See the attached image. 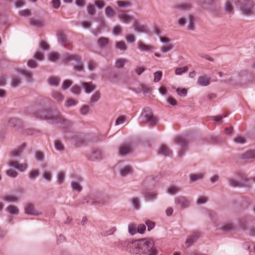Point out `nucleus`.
Instances as JSON below:
<instances>
[{"label": "nucleus", "instance_id": "1", "mask_svg": "<svg viewBox=\"0 0 255 255\" xmlns=\"http://www.w3.org/2000/svg\"><path fill=\"white\" fill-rule=\"evenodd\" d=\"M116 245L133 255H157L158 252L154 249V242L151 239L135 240H121L116 243Z\"/></svg>", "mask_w": 255, "mask_h": 255}, {"label": "nucleus", "instance_id": "2", "mask_svg": "<svg viewBox=\"0 0 255 255\" xmlns=\"http://www.w3.org/2000/svg\"><path fill=\"white\" fill-rule=\"evenodd\" d=\"M34 117L36 119L45 120L49 124L59 125L62 128H67L72 125L71 121L65 119L55 109L35 112Z\"/></svg>", "mask_w": 255, "mask_h": 255}, {"label": "nucleus", "instance_id": "3", "mask_svg": "<svg viewBox=\"0 0 255 255\" xmlns=\"http://www.w3.org/2000/svg\"><path fill=\"white\" fill-rule=\"evenodd\" d=\"M108 199L107 196L105 194L95 192L86 196L79 204L102 206L107 204Z\"/></svg>", "mask_w": 255, "mask_h": 255}, {"label": "nucleus", "instance_id": "4", "mask_svg": "<svg viewBox=\"0 0 255 255\" xmlns=\"http://www.w3.org/2000/svg\"><path fill=\"white\" fill-rule=\"evenodd\" d=\"M237 4L242 14L248 16L255 15V2L254 0H238Z\"/></svg>", "mask_w": 255, "mask_h": 255}, {"label": "nucleus", "instance_id": "5", "mask_svg": "<svg viewBox=\"0 0 255 255\" xmlns=\"http://www.w3.org/2000/svg\"><path fill=\"white\" fill-rule=\"evenodd\" d=\"M75 60L77 64L74 66V69L77 71H82L84 69V66L82 61L81 57L78 55L76 54H69L66 53L63 56L62 63L64 64H67L71 60Z\"/></svg>", "mask_w": 255, "mask_h": 255}, {"label": "nucleus", "instance_id": "6", "mask_svg": "<svg viewBox=\"0 0 255 255\" xmlns=\"http://www.w3.org/2000/svg\"><path fill=\"white\" fill-rule=\"evenodd\" d=\"M174 143L179 146L178 151V157L182 158L187 151V145L189 143V137L187 135H179L175 137Z\"/></svg>", "mask_w": 255, "mask_h": 255}, {"label": "nucleus", "instance_id": "7", "mask_svg": "<svg viewBox=\"0 0 255 255\" xmlns=\"http://www.w3.org/2000/svg\"><path fill=\"white\" fill-rule=\"evenodd\" d=\"M140 119L142 120V122H146L150 126H154L157 122V118L153 116L151 110L148 108L143 110Z\"/></svg>", "mask_w": 255, "mask_h": 255}, {"label": "nucleus", "instance_id": "8", "mask_svg": "<svg viewBox=\"0 0 255 255\" xmlns=\"http://www.w3.org/2000/svg\"><path fill=\"white\" fill-rule=\"evenodd\" d=\"M86 156L90 161H99L103 159L104 153L101 150L94 149L92 150L90 153H87Z\"/></svg>", "mask_w": 255, "mask_h": 255}, {"label": "nucleus", "instance_id": "9", "mask_svg": "<svg viewBox=\"0 0 255 255\" xmlns=\"http://www.w3.org/2000/svg\"><path fill=\"white\" fill-rule=\"evenodd\" d=\"M132 145L131 143H124L118 148L119 154L122 157H127L132 152Z\"/></svg>", "mask_w": 255, "mask_h": 255}, {"label": "nucleus", "instance_id": "10", "mask_svg": "<svg viewBox=\"0 0 255 255\" xmlns=\"http://www.w3.org/2000/svg\"><path fill=\"white\" fill-rule=\"evenodd\" d=\"M200 236L199 232H193L189 235L185 242V244L187 247L192 246L198 240Z\"/></svg>", "mask_w": 255, "mask_h": 255}, {"label": "nucleus", "instance_id": "11", "mask_svg": "<svg viewBox=\"0 0 255 255\" xmlns=\"http://www.w3.org/2000/svg\"><path fill=\"white\" fill-rule=\"evenodd\" d=\"M237 178L240 182H246V186L245 187L250 188L251 187V179L248 178L247 175L245 173L242 172H239L237 174Z\"/></svg>", "mask_w": 255, "mask_h": 255}, {"label": "nucleus", "instance_id": "12", "mask_svg": "<svg viewBox=\"0 0 255 255\" xmlns=\"http://www.w3.org/2000/svg\"><path fill=\"white\" fill-rule=\"evenodd\" d=\"M25 211L26 214L31 216H38L42 214L41 213L36 211L34 209L33 205L31 204H28L26 205Z\"/></svg>", "mask_w": 255, "mask_h": 255}, {"label": "nucleus", "instance_id": "13", "mask_svg": "<svg viewBox=\"0 0 255 255\" xmlns=\"http://www.w3.org/2000/svg\"><path fill=\"white\" fill-rule=\"evenodd\" d=\"M175 203L183 208H187L189 204L188 200L184 196H179L176 198L175 199Z\"/></svg>", "mask_w": 255, "mask_h": 255}, {"label": "nucleus", "instance_id": "14", "mask_svg": "<svg viewBox=\"0 0 255 255\" xmlns=\"http://www.w3.org/2000/svg\"><path fill=\"white\" fill-rule=\"evenodd\" d=\"M240 158L242 160L255 159V150H249L242 154Z\"/></svg>", "mask_w": 255, "mask_h": 255}, {"label": "nucleus", "instance_id": "15", "mask_svg": "<svg viewBox=\"0 0 255 255\" xmlns=\"http://www.w3.org/2000/svg\"><path fill=\"white\" fill-rule=\"evenodd\" d=\"M211 78L206 76L199 77L197 81V85L201 86H207L210 84Z\"/></svg>", "mask_w": 255, "mask_h": 255}, {"label": "nucleus", "instance_id": "16", "mask_svg": "<svg viewBox=\"0 0 255 255\" xmlns=\"http://www.w3.org/2000/svg\"><path fill=\"white\" fill-rule=\"evenodd\" d=\"M57 36L58 41L62 45H65L68 43V40L67 35L61 31H59L57 32Z\"/></svg>", "mask_w": 255, "mask_h": 255}, {"label": "nucleus", "instance_id": "17", "mask_svg": "<svg viewBox=\"0 0 255 255\" xmlns=\"http://www.w3.org/2000/svg\"><path fill=\"white\" fill-rule=\"evenodd\" d=\"M137 93H142L143 94H151L152 93V88L148 85L141 84L136 89Z\"/></svg>", "mask_w": 255, "mask_h": 255}, {"label": "nucleus", "instance_id": "18", "mask_svg": "<svg viewBox=\"0 0 255 255\" xmlns=\"http://www.w3.org/2000/svg\"><path fill=\"white\" fill-rule=\"evenodd\" d=\"M158 153L165 156H171L172 151L169 147L165 145H162L158 150Z\"/></svg>", "mask_w": 255, "mask_h": 255}, {"label": "nucleus", "instance_id": "19", "mask_svg": "<svg viewBox=\"0 0 255 255\" xmlns=\"http://www.w3.org/2000/svg\"><path fill=\"white\" fill-rule=\"evenodd\" d=\"M3 199L4 201L11 204L16 203L18 201V197L12 194L5 195L3 197Z\"/></svg>", "mask_w": 255, "mask_h": 255}, {"label": "nucleus", "instance_id": "20", "mask_svg": "<svg viewBox=\"0 0 255 255\" xmlns=\"http://www.w3.org/2000/svg\"><path fill=\"white\" fill-rule=\"evenodd\" d=\"M145 199L147 201H154L157 199V193L154 192H147L144 194Z\"/></svg>", "mask_w": 255, "mask_h": 255}, {"label": "nucleus", "instance_id": "21", "mask_svg": "<svg viewBox=\"0 0 255 255\" xmlns=\"http://www.w3.org/2000/svg\"><path fill=\"white\" fill-rule=\"evenodd\" d=\"M81 87L84 89V90L86 93L89 94L94 91L96 89V86L93 84L83 82L82 83Z\"/></svg>", "mask_w": 255, "mask_h": 255}, {"label": "nucleus", "instance_id": "22", "mask_svg": "<svg viewBox=\"0 0 255 255\" xmlns=\"http://www.w3.org/2000/svg\"><path fill=\"white\" fill-rule=\"evenodd\" d=\"M228 184L232 187H244L246 186V182H240V181L232 178H229L228 179Z\"/></svg>", "mask_w": 255, "mask_h": 255}, {"label": "nucleus", "instance_id": "23", "mask_svg": "<svg viewBox=\"0 0 255 255\" xmlns=\"http://www.w3.org/2000/svg\"><path fill=\"white\" fill-rule=\"evenodd\" d=\"M133 27L135 30L139 32L147 33V26L146 25H141L138 22H135L133 23Z\"/></svg>", "mask_w": 255, "mask_h": 255}, {"label": "nucleus", "instance_id": "24", "mask_svg": "<svg viewBox=\"0 0 255 255\" xmlns=\"http://www.w3.org/2000/svg\"><path fill=\"white\" fill-rule=\"evenodd\" d=\"M132 208L134 210H139L141 207V203L139 199L137 197H133L130 200Z\"/></svg>", "mask_w": 255, "mask_h": 255}, {"label": "nucleus", "instance_id": "25", "mask_svg": "<svg viewBox=\"0 0 255 255\" xmlns=\"http://www.w3.org/2000/svg\"><path fill=\"white\" fill-rule=\"evenodd\" d=\"M132 170L130 166H127L121 170L120 175L122 177H126L132 173Z\"/></svg>", "mask_w": 255, "mask_h": 255}, {"label": "nucleus", "instance_id": "26", "mask_svg": "<svg viewBox=\"0 0 255 255\" xmlns=\"http://www.w3.org/2000/svg\"><path fill=\"white\" fill-rule=\"evenodd\" d=\"M245 250H249L250 252H253L255 254V244L252 242H246L243 245Z\"/></svg>", "mask_w": 255, "mask_h": 255}, {"label": "nucleus", "instance_id": "27", "mask_svg": "<svg viewBox=\"0 0 255 255\" xmlns=\"http://www.w3.org/2000/svg\"><path fill=\"white\" fill-rule=\"evenodd\" d=\"M192 5L191 4L189 3H182L180 4H176L175 6V8L179 9L182 10H187L191 8Z\"/></svg>", "mask_w": 255, "mask_h": 255}, {"label": "nucleus", "instance_id": "28", "mask_svg": "<svg viewBox=\"0 0 255 255\" xmlns=\"http://www.w3.org/2000/svg\"><path fill=\"white\" fill-rule=\"evenodd\" d=\"M204 177L202 173L191 174L189 175V179L191 182H194L197 180H201Z\"/></svg>", "mask_w": 255, "mask_h": 255}, {"label": "nucleus", "instance_id": "29", "mask_svg": "<svg viewBox=\"0 0 255 255\" xmlns=\"http://www.w3.org/2000/svg\"><path fill=\"white\" fill-rule=\"evenodd\" d=\"M25 148V145L22 144L20 147L14 149L11 153V155L13 157H17L20 156L21 153L22 152L23 149Z\"/></svg>", "mask_w": 255, "mask_h": 255}, {"label": "nucleus", "instance_id": "30", "mask_svg": "<svg viewBox=\"0 0 255 255\" xmlns=\"http://www.w3.org/2000/svg\"><path fill=\"white\" fill-rule=\"evenodd\" d=\"M34 158L37 161L43 162L45 159V155L41 151H36L34 154Z\"/></svg>", "mask_w": 255, "mask_h": 255}, {"label": "nucleus", "instance_id": "31", "mask_svg": "<svg viewBox=\"0 0 255 255\" xmlns=\"http://www.w3.org/2000/svg\"><path fill=\"white\" fill-rule=\"evenodd\" d=\"M21 122L16 119H10L8 123V125L11 127H20L21 125Z\"/></svg>", "mask_w": 255, "mask_h": 255}, {"label": "nucleus", "instance_id": "32", "mask_svg": "<svg viewBox=\"0 0 255 255\" xmlns=\"http://www.w3.org/2000/svg\"><path fill=\"white\" fill-rule=\"evenodd\" d=\"M29 23L30 25L38 28H41L43 26V24L41 21L33 18H30Z\"/></svg>", "mask_w": 255, "mask_h": 255}, {"label": "nucleus", "instance_id": "33", "mask_svg": "<svg viewBox=\"0 0 255 255\" xmlns=\"http://www.w3.org/2000/svg\"><path fill=\"white\" fill-rule=\"evenodd\" d=\"M119 17L125 23H128L132 19V17L131 16L121 12L119 13Z\"/></svg>", "mask_w": 255, "mask_h": 255}, {"label": "nucleus", "instance_id": "34", "mask_svg": "<svg viewBox=\"0 0 255 255\" xmlns=\"http://www.w3.org/2000/svg\"><path fill=\"white\" fill-rule=\"evenodd\" d=\"M234 225L230 223H225L222 225V230L224 232H228L234 229Z\"/></svg>", "mask_w": 255, "mask_h": 255}, {"label": "nucleus", "instance_id": "35", "mask_svg": "<svg viewBox=\"0 0 255 255\" xmlns=\"http://www.w3.org/2000/svg\"><path fill=\"white\" fill-rule=\"evenodd\" d=\"M109 43V39L106 37H101L98 40V44L101 47H104Z\"/></svg>", "mask_w": 255, "mask_h": 255}, {"label": "nucleus", "instance_id": "36", "mask_svg": "<svg viewBox=\"0 0 255 255\" xmlns=\"http://www.w3.org/2000/svg\"><path fill=\"white\" fill-rule=\"evenodd\" d=\"M138 48L142 51H149L154 49L153 46L145 44L144 43L139 41L138 42Z\"/></svg>", "mask_w": 255, "mask_h": 255}, {"label": "nucleus", "instance_id": "37", "mask_svg": "<svg viewBox=\"0 0 255 255\" xmlns=\"http://www.w3.org/2000/svg\"><path fill=\"white\" fill-rule=\"evenodd\" d=\"M208 140L212 143H218L222 141V138L219 136L211 135L208 136Z\"/></svg>", "mask_w": 255, "mask_h": 255}, {"label": "nucleus", "instance_id": "38", "mask_svg": "<svg viewBox=\"0 0 255 255\" xmlns=\"http://www.w3.org/2000/svg\"><path fill=\"white\" fill-rule=\"evenodd\" d=\"M71 186L73 191L77 192L78 193H80L82 190V188L80 184L76 182H72L71 183Z\"/></svg>", "mask_w": 255, "mask_h": 255}, {"label": "nucleus", "instance_id": "39", "mask_svg": "<svg viewBox=\"0 0 255 255\" xmlns=\"http://www.w3.org/2000/svg\"><path fill=\"white\" fill-rule=\"evenodd\" d=\"M195 21V17L193 15L189 16V24L188 29L190 30H194L195 28L194 22Z\"/></svg>", "mask_w": 255, "mask_h": 255}, {"label": "nucleus", "instance_id": "40", "mask_svg": "<svg viewBox=\"0 0 255 255\" xmlns=\"http://www.w3.org/2000/svg\"><path fill=\"white\" fill-rule=\"evenodd\" d=\"M116 47L122 51H125L127 50V46L125 43L123 41L117 42L116 44Z\"/></svg>", "mask_w": 255, "mask_h": 255}, {"label": "nucleus", "instance_id": "41", "mask_svg": "<svg viewBox=\"0 0 255 255\" xmlns=\"http://www.w3.org/2000/svg\"><path fill=\"white\" fill-rule=\"evenodd\" d=\"M6 211L10 214L17 215L18 213L17 208L14 206L10 205L6 207Z\"/></svg>", "mask_w": 255, "mask_h": 255}, {"label": "nucleus", "instance_id": "42", "mask_svg": "<svg viewBox=\"0 0 255 255\" xmlns=\"http://www.w3.org/2000/svg\"><path fill=\"white\" fill-rule=\"evenodd\" d=\"M224 9L225 11L229 14L233 13L234 12V7L232 3L229 1L226 2Z\"/></svg>", "mask_w": 255, "mask_h": 255}, {"label": "nucleus", "instance_id": "43", "mask_svg": "<svg viewBox=\"0 0 255 255\" xmlns=\"http://www.w3.org/2000/svg\"><path fill=\"white\" fill-rule=\"evenodd\" d=\"M18 72L19 73H21V74L24 75L26 77V78H27V80L28 82L31 81V79H32V75L30 73V72H29L26 70H23V69L18 70Z\"/></svg>", "mask_w": 255, "mask_h": 255}, {"label": "nucleus", "instance_id": "44", "mask_svg": "<svg viewBox=\"0 0 255 255\" xmlns=\"http://www.w3.org/2000/svg\"><path fill=\"white\" fill-rule=\"evenodd\" d=\"M105 13L106 15L109 17H112L116 15V12L110 6H108L106 7Z\"/></svg>", "mask_w": 255, "mask_h": 255}, {"label": "nucleus", "instance_id": "45", "mask_svg": "<svg viewBox=\"0 0 255 255\" xmlns=\"http://www.w3.org/2000/svg\"><path fill=\"white\" fill-rule=\"evenodd\" d=\"M54 146L55 149L57 151H63L64 150V147L63 144L59 140H57L55 141Z\"/></svg>", "mask_w": 255, "mask_h": 255}, {"label": "nucleus", "instance_id": "46", "mask_svg": "<svg viewBox=\"0 0 255 255\" xmlns=\"http://www.w3.org/2000/svg\"><path fill=\"white\" fill-rule=\"evenodd\" d=\"M226 117V115L222 114L220 116H211L209 118V119L216 122H221L222 121V120Z\"/></svg>", "mask_w": 255, "mask_h": 255}, {"label": "nucleus", "instance_id": "47", "mask_svg": "<svg viewBox=\"0 0 255 255\" xmlns=\"http://www.w3.org/2000/svg\"><path fill=\"white\" fill-rule=\"evenodd\" d=\"M49 83L51 86H57L59 83V80L58 78L51 77L49 79Z\"/></svg>", "mask_w": 255, "mask_h": 255}, {"label": "nucleus", "instance_id": "48", "mask_svg": "<svg viewBox=\"0 0 255 255\" xmlns=\"http://www.w3.org/2000/svg\"><path fill=\"white\" fill-rule=\"evenodd\" d=\"M77 104V101H76L74 99L69 98L66 100L65 104V107H66L67 108H69L72 106L76 105Z\"/></svg>", "mask_w": 255, "mask_h": 255}, {"label": "nucleus", "instance_id": "49", "mask_svg": "<svg viewBox=\"0 0 255 255\" xmlns=\"http://www.w3.org/2000/svg\"><path fill=\"white\" fill-rule=\"evenodd\" d=\"M117 229L115 227H113L111 228L110 229H109L108 231H106V232H104V233H101V235L104 237H107L109 235H113L115 232L116 231Z\"/></svg>", "mask_w": 255, "mask_h": 255}, {"label": "nucleus", "instance_id": "50", "mask_svg": "<svg viewBox=\"0 0 255 255\" xmlns=\"http://www.w3.org/2000/svg\"><path fill=\"white\" fill-rule=\"evenodd\" d=\"M179 188L175 186H171L168 187L167 189L168 193L173 195L175 193H178L179 191Z\"/></svg>", "mask_w": 255, "mask_h": 255}, {"label": "nucleus", "instance_id": "51", "mask_svg": "<svg viewBox=\"0 0 255 255\" xmlns=\"http://www.w3.org/2000/svg\"><path fill=\"white\" fill-rule=\"evenodd\" d=\"M136 227L135 226H134L133 224H130L128 225V233L130 235H134L136 234Z\"/></svg>", "mask_w": 255, "mask_h": 255}, {"label": "nucleus", "instance_id": "52", "mask_svg": "<svg viewBox=\"0 0 255 255\" xmlns=\"http://www.w3.org/2000/svg\"><path fill=\"white\" fill-rule=\"evenodd\" d=\"M117 3L120 7H125L131 5V3L128 1L118 0Z\"/></svg>", "mask_w": 255, "mask_h": 255}, {"label": "nucleus", "instance_id": "53", "mask_svg": "<svg viewBox=\"0 0 255 255\" xmlns=\"http://www.w3.org/2000/svg\"><path fill=\"white\" fill-rule=\"evenodd\" d=\"M90 110V107L87 105H83L80 110V112L83 116L87 115Z\"/></svg>", "mask_w": 255, "mask_h": 255}, {"label": "nucleus", "instance_id": "54", "mask_svg": "<svg viewBox=\"0 0 255 255\" xmlns=\"http://www.w3.org/2000/svg\"><path fill=\"white\" fill-rule=\"evenodd\" d=\"M188 68L187 66H184L183 67L177 68L175 70V74L176 75H181L184 73H185L187 71Z\"/></svg>", "mask_w": 255, "mask_h": 255}, {"label": "nucleus", "instance_id": "55", "mask_svg": "<svg viewBox=\"0 0 255 255\" xmlns=\"http://www.w3.org/2000/svg\"><path fill=\"white\" fill-rule=\"evenodd\" d=\"M162 73L161 71H156L154 73V82H159L161 78H162Z\"/></svg>", "mask_w": 255, "mask_h": 255}, {"label": "nucleus", "instance_id": "56", "mask_svg": "<svg viewBox=\"0 0 255 255\" xmlns=\"http://www.w3.org/2000/svg\"><path fill=\"white\" fill-rule=\"evenodd\" d=\"M38 176V171L34 170L28 174V177L30 180H35Z\"/></svg>", "mask_w": 255, "mask_h": 255}, {"label": "nucleus", "instance_id": "57", "mask_svg": "<svg viewBox=\"0 0 255 255\" xmlns=\"http://www.w3.org/2000/svg\"><path fill=\"white\" fill-rule=\"evenodd\" d=\"M59 57V54L57 52H51L49 55V59L51 61H55Z\"/></svg>", "mask_w": 255, "mask_h": 255}, {"label": "nucleus", "instance_id": "58", "mask_svg": "<svg viewBox=\"0 0 255 255\" xmlns=\"http://www.w3.org/2000/svg\"><path fill=\"white\" fill-rule=\"evenodd\" d=\"M97 66V63L92 60L89 61L88 63V68L91 71L95 70Z\"/></svg>", "mask_w": 255, "mask_h": 255}, {"label": "nucleus", "instance_id": "59", "mask_svg": "<svg viewBox=\"0 0 255 255\" xmlns=\"http://www.w3.org/2000/svg\"><path fill=\"white\" fill-rule=\"evenodd\" d=\"M73 82L71 80H66L63 82L62 88L64 90L68 89L70 86L72 84Z\"/></svg>", "mask_w": 255, "mask_h": 255}, {"label": "nucleus", "instance_id": "60", "mask_svg": "<svg viewBox=\"0 0 255 255\" xmlns=\"http://www.w3.org/2000/svg\"><path fill=\"white\" fill-rule=\"evenodd\" d=\"M64 181V173L60 172L59 173L57 178V183L59 185L62 184Z\"/></svg>", "mask_w": 255, "mask_h": 255}, {"label": "nucleus", "instance_id": "61", "mask_svg": "<svg viewBox=\"0 0 255 255\" xmlns=\"http://www.w3.org/2000/svg\"><path fill=\"white\" fill-rule=\"evenodd\" d=\"M81 87L77 85H74L71 89V91H72V93H73L74 94H75V95L79 94L81 92Z\"/></svg>", "mask_w": 255, "mask_h": 255}, {"label": "nucleus", "instance_id": "62", "mask_svg": "<svg viewBox=\"0 0 255 255\" xmlns=\"http://www.w3.org/2000/svg\"><path fill=\"white\" fill-rule=\"evenodd\" d=\"M126 60L124 59H119L116 61V67L118 68H122L125 64Z\"/></svg>", "mask_w": 255, "mask_h": 255}, {"label": "nucleus", "instance_id": "63", "mask_svg": "<svg viewBox=\"0 0 255 255\" xmlns=\"http://www.w3.org/2000/svg\"><path fill=\"white\" fill-rule=\"evenodd\" d=\"M145 224L147 227V230L148 231L152 229L155 225V224L154 222L151 221L149 220H147L145 221Z\"/></svg>", "mask_w": 255, "mask_h": 255}, {"label": "nucleus", "instance_id": "64", "mask_svg": "<svg viewBox=\"0 0 255 255\" xmlns=\"http://www.w3.org/2000/svg\"><path fill=\"white\" fill-rule=\"evenodd\" d=\"M51 4L53 8L58 9L61 5V1L60 0H52Z\"/></svg>", "mask_w": 255, "mask_h": 255}]
</instances>
